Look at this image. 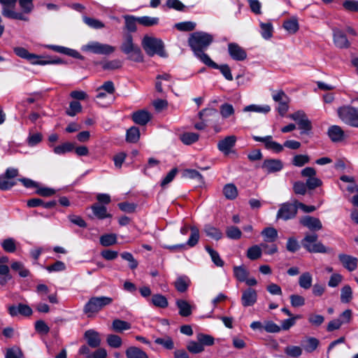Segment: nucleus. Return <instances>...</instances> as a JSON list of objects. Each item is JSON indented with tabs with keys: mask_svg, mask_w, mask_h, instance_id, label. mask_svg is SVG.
Returning <instances> with one entry per match:
<instances>
[{
	"mask_svg": "<svg viewBox=\"0 0 358 358\" xmlns=\"http://www.w3.org/2000/svg\"><path fill=\"white\" fill-rule=\"evenodd\" d=\"M213 41L212 34L204 31H195L189 35L187 42L194 56L205 64L211 59L204 51Z\"/></svg>",
	"mask_w": 358,
	"mask_h": 358,
	"instance_id": "nucleus-1",
	"label": "nucleus"
},
{
	"mask_svg": "<svg viewBox=\"0 0 358 358\" xmlns=\"http://www.w3.org/2000/svg\"><path fill=\"white\" fill-rule=\"evenodd\" d=\"M120 48L122 52L127 55L128 59L135 62L143 61L142 51L140 47L134 42L131 34H126L123 36Z\"/></svg>",
	"mask_w": 358,
	"mask_h": 358,
	"instance_id": "nucleus-2",
	"label": "nucleus"
},
{
	"mask_svg": "<svg viewBox=\"0 0 358 358\" xmlns=\"http://www.w3.org/2000/svg\"><path fill=\"white\" fill-rule=\"evenodd\" d=\"M141 45L146 54L150 57L155 55L161 57H167L164 43L160 38L145 35L142 39Z\"/></svg>",
	"mask_w": 358,
	"mask_h": 358,
	"instance_id": "nucleus-3",
	"label": "nucleus"
},
{
	"mask_svg": "<svg viewBox=\"0 0 358 358\" xmlns=\"http://www.w3.org/2000/svg\"><path fill=\"white\" fill-rule=\"evenodd\" d=\"M112 302L113 299L108 296H94L85 305L83 311L88 317H91Z\"/></svg>",
	"mask_w": 358,
	"mask_h": 358,
	"instance_id": "nucleus-4",
	"label": "nucleus"
},
{
	"mask_svg": "<svg viewBox=\"0 0 358 358\" xmlns=\"http://www.w3.org/2000/svg\"><path fill=\"white\" fill-rule=\"evenodd\" d=\"M318 236L315 234H307L301 241L303 247L310 252L329 253L331 250L317 241Z\"/></svg>",
	"mask_w": 358,
	"mask_h": 358,
	"instance_id": "nucleus-5",
	"label": "nucleus"
},
{
	"mask_svg": "<svg viewBox=\"0 0 358 358\" xmlns=\"http://www.w3.org/2000/svg\"><path fill=\"white\" fill-rule=\"evenodd\" d=\"M338 115L341 121L347 125L358 128V108L344 106L338 109Z\"/></svg>",
	"mask_w": 358,
	"mask_h": 358,
	"instance_id": "nucleus-6",
	"label": "nucleus"
},
{
	"mask_svg": "<svg viewBox=\"0 0 358 358\" xmlns=\"http://www.w3.org/2000/svg\"><path fill=\"white\" fill-rule=\"evenodd\" d=\"M81 50L84 52H90L94 54L108 55L114 52L115 48L108 44L91 41L83 45Z\"/></svg>",
	"mask_w": 358,
	"mask_h": 358,
	"instance_id": "nucleus-7",
	"label": "nucleus"
},
{
	"mask_svg": "<svg viewBox=\"0 0 358 358\" xmlns=\"http://www.w3.org/2000/svg\"><path fill=\"white\" fill-rule=\"evenodd\" d=\"M16 1V0H0L3 15L11 19L27 20V17L22 13L15 10Z\"/></svg>",
	"mask_w": 358,
	"mask_h": 358,
	"instance_id": "nucleus-8",
	"label": "nucleus"
},
{
	"mask_svg": "<svg viewBox=\"0 0 358 358\" xmlns=\"http://www.w3.org/2000/svg\"><path fill=\"white\" fill-rule=\"evenodd\" d=\"M273 99L278 103V111L280 115H284L288 110L289 98L282 90L274 92L272 94Z\"/></svg>",
	"mask_w": 358,
	"mask_h": 358,
	"instance_id": "nucleus-9",
	"label": "nucleus"
},
{
	"mask_svg": "<svg viewBox=\"0 0 358 358\" xmlns=\"http://www.w3.org/2000/svg\"><path fill=\"white\" fill-rule=\"evenodd\" d=\"M296 213L297 208L296 206L295 201H294L293 204L285 203L278 210L277 213V218L287 220L294 217Z\"/></svg>",
	"mask_w": 358,
	"mask_h": 358,
	"instance_id": "nucleus-10",
	"label": "nucleus"
},
{
	"mask_svg": "<svg viewBox=\"0 0 358 358\" xmlns=\"http://www.w3.org/2000/svg\"><path fill=\"white\" fill-rule=\"evenodd\" d=\"M252 138L257 142H262L267 150H271L275 153L281 152L283 150V145L273 140L271 136L260 137L253 136Z\"/></svg>",
	"mask_w": 358,
	"mask_h": 358,
	"instance_id": "nucleus-11",
	"label": "nucleus"
},
{
	"mask_svg": "<svg viewBox=\"0 0 358 358\" xmlns=\"http://www.w3.org/2000/svg\"><path fill=\"white\" fill-rule=\"evenodd\" d=\"M36 292L40 296L41 300L48 299L50 303L53 304H57L59 303L57 292L48 294L50 292V289L45 284L41 283L37 285V286L36 287Z\"/></svg>",
	"mask_w": 358,
	"mask_h": 358,
	"instance_id": "nucleus-12",
	"label": "nucleus"
},
{
	"mask_svg": "<svg viewBox=\"0 0 358 358\" xmlns=\"http://www.w3.org/2000/svg\"><path fill=\"white\" fill-rule=\"evenodd\" d=\"M236 140V137L234 135L227 136L217 143V149L224 155H228L235 146Z\"/></svg>",
	"mask_w": 358,
	"mask_h": 358,
	"instance_id": "nucleus-13",
	"label": "nucleus"
},
{
	"mask_svg": "<svg viewBox=\"0 0 358 358\" xmlns=\"http://www.w3.org/2000/svg\"><path fill=\"white\" fill-rule=\"evenodd\" d=\"M261 168L264 172L269 174L281 171L283 168V164L280 159H268L263 162Z\"/></svg>",
	"mask_w": 358,
	"mask_h": 358,
	"instance_id": "nucleus-14",
	"label": "nucleus"
},
{
	"mask_svg": "<svg viewBox=\"0 0 358 358\" xmlns=\"http://www.w3.org/2000/svg\"><path fill=\"white\" fill-rule=\"evenodd\" d=\"M228 52L230 57L236 61H243L247 57L246 51L236 43L228 44Z\"/></svg>",
	"mask_w": 358,
	"mask_h": 358,
	"instance_id": "nucleus-15",
	"label": "nucleus"
},
{
	"mask_svg": "<svg viewBox=\"0 0 358 358\" xmlns=\"http://www.w3.org/2000/svg\"><path fill=\"white\" fill-rule=\"evenodd\" d=\"M334 43L335 45L341 49L348 48L350 43L348 40L346 35L339 29H333Z\"/></svg>",
	"mask_w": 358,
	"mask_h": 358,
	"instance_id": "nucleus-16",
	"label": "nucleus"
},
{
	"mask_svg": "<svg viewBox=\"0 0 358 358\" xmlns=\"http://www.w3.org/2000/svg\"><path fill=\"white\" fill-rule=\"evenodd\" d=\"M338 259L343 267L349 271H353L357 268L358 259L357 257L341 253L338 255Z\"/></svg>",
	"mask_w": 358,
	"mask_h": 358,
	"instance_id": "nucleus-17",
	"label": "nucleus"
},
{
	"mask_svg": "<svg viewBox=\"0 0 358 358\" xmlns=\"http://www.w3.org/2000/svg\"><path fill=\"white\" fill-rule=\"evenodd\" d=\"M257 300V293L252 288H248L242 293L241 303L244 307L252 306Z\"/></svg>",
	"mask_w": 358,
	"mask_h": 358,
	"instance_id": "nucleus-18",
	"label": "nucleus"
},
{
	"mask_svg": "<svg viewBox=\"0 0 358 358\" xmlns=\"http://www.w3.org/2000/svg\"><path fill=\"white\" fill-rule=\"evenodd\" d=\"M300 223L311 231H318L322 228V222L318 218L309 215L302 217Z\"/></svg>",
	"mask_w": 358,
	"mask_h": 358,
	"instance_id": "nucleus-19",
	"label": "nucleus"
},
{
	"mask_svg": "<svg viewBox=\"0 0 358 358\" xmlns=\"http://www.w3.org/2000/svg\"><path fill=\"white\" fill-rule=\"evenodd\" d=\"M8 313L12 317L20 314L24 316H30L32 315V309L26 304L20 303L18 306H11L8 307Z\"/></svg>",
	"mask_w": 358,
	"mask_h": 358,
	"instance_id": "nucleus-20",
	"label": "nucleus"
},
{
	"mask_svg": "<svg viewBox=\"0 0 358 358\" xmlns=\"http://www.w3.org/2000/svg\"><path fill=\"white\" fill-rule=\"evenodd\" d=\"M85 338L89 346L93 348H98L101 344V338L99 334L93 330L89 329L85 332Z\"/></svg>",
	"mask_w": 358,
	"mask_h": 358,
	"instance_id": "nucleus-21",
	"label": "nucleus"
},
{
	"mask_svg": "<svg viewBox=\"0 0 358 358\" xmlns=\"http://www.w3.org/2000/svg\"><path fill=\"white\" fill-rule=\"evenodd\" d=\"M215 115H217V110L214 108H205L201 110L198 114L201 122L196 123L194 124V128L198 130L205 129L207 127V123L206 120L203 119V116H214Z\"/></svg>",
	"mask_w": 358,
	"mask_h": 358,
	"instance_id": "nucleus-22",
	"label": "nucleus"
},
{
	"mask_svg": "<svg viewBox=\"0 0 358 358\" xmlns=\"http://www.w3.org/2000/svg\"><path fill=\"white\" fill-rule=\"evenodd\" d=\"M163 86L171 88L172 87L171 76L168 73H163L157 76L155 88L157 92H163Z\"/></svg>",
	"mask_w": 358,
	"mask_h": 358,
	"instance_id": "nucleus-23",
	"label": "nucleus"
},
{
	"mask_svg": "<svg viewBox=\"0 0 358 358\" xmlns=\"http://www.w3.org/2000/svg\"><path fill=\"white\" fill-rule=\"evenodd\" d=\"M206 66L211 67L215 69H219L223 76L227 80H232L233 76L231 74V69L227 64L218 65L215 62H214L212 59H210L209 62L205 64Z\"/></svg>",
	"mask_w": 358,
	"mask_h": 358,
	"instance_id": "nucleus-24",
	"label": "nucleus"
},
{
	"mask_svg": "<svg viewBox=\"0 0 358 358\" xmlns=\"http://www.w3.org/2000/svg\"><path fill=\"white\" fill-rule=\"evenodd\" d=\"M27 60L32 64L38 65L57 64L62 63V60L60 59H57L54 60L43 59L41 56L31 53H30V55H29Z\"/></svg>",
	"mask_w": 358,
	"mask_h": 358,
	"instance_id": "nucleus-25",
	"label": "nucleus"
},
{
	"mask_svg": "<svg viewBox=\"0 0 358 358\" xmlns=\"http://www.w3.org/2000/svg\"><path fill=\"white\" fill-rule=\"evenodd\" d=\"M134 122L140 125H145L151 119L150 113L146 110H139L132 114Z\"/></svg>",
	"mask_w": 358,
	"mask_h": 358,
	"instance_id": "nucleus-26",
	"label": "nucleus"
},
{
	"mask_svg": "<svg viewBox=\"0 0 358 358\" xmlns=\"http://www.w3.org/2000/svg\"><path fill=\"white\" fill-rule=\"evenodd\" d=\"M176 304L179 310V315L182 317H188L192 314L194 306L187 301L184 299H178Z\"/></svg>",
	"mask_w": 358,
	"mask_h": 358,
	"instance_id": "nucleus-27",
	"label": "nucleus"
},
{
	"mask_svg": "<svg viewBox=\"0 0 358 358\" xmlns=\"http://www.w3.org/2000/svg\"><path fill=\"white\" fill-rule=\"evenodd\" d=\"M328 136L333 142H340L344 138V131L341 127L333 125L328 129Z\"/></svg>",
	"mask_w": 358,
	"mask_h": 358,
	"instance_id": "nucleus-28",
	"label": "nucleus"
},
{
	"mask_svg": "<svg viewBox=\"0 0 358 358\" xmlns=\"http://www.w3.org/2000/svg\"><path fill=\"white\" fill-rule=\"evenodd\" d=\"M268 245L266 243H262L260 245H255L250 247L247 250V257L250 260H256L261 257L262 255V248L266 249Z\"/></svg>",
	"mask_w": 358,
	"mask_h": 358,
	"instance_id": "nucleus-29",
	"label": "nucleus"
},
{
	"mask_svg": "<svg viewBox=\"0 0 358 358\" xmlns=\"http://www.w3.org/2000/svg\"><path fill=\"white\" fill-rule=\"evenodd\" d=\"M191 283L190 279L186 275L178 276L174 283L176 289L180 292H185Z\"/></svg>",
	"mask_w": 358,
	"mask_h": 358,
	"instance_id": "nucleus-30",
	"label": "nucleus"
},
{
	"mask_svg": "<svg viewBox=\"0 0 358 358\" xmlns=\"http://www.w3.org/2000/svg\"><path fill=\"white\" fill-rule=\"evenodd\" d=\"M150 303L155 307L166 308L169 306L168 299L161 294H155L152 296Z\"/></svg>",
	"mask_w": 358,
	"mask_h": 358,
	"instance_id": "nucleus-31",
	"label": "nucleus"
},
{
	"mask_svg": "<svg viewBox=\"0 0 358 358\" xmlns=\"http://www.w3.org/2000/svg\"><path fill=\"white\" fill-rule=\"evenodd\" d=\"M127 358H148V355L139 348L129 347L125 351Z\"/></svg>",
	"mask_w": 358,
	"mask_h": 358,
	"instance_id": "nucleus-32",
	"label": "nucleus"
},
{
	"mask_svg": "<svg viewBox=\"0 0 358 358\" xmlns=\"http://www.w3.org/2000/svg\"><path fill=\"white\" fill-rule=\"evenodd\" d=\"M91 209L94 215L100 220L111 217V215L107 213V208L104 206L96 203L91 206Z\"/></svg>",
	"mask_w": 358,
	"mask_h": 358,
	"instance_id": "nucleus-33",
	"label": "nucleus"
},
{
	"mask_svg": "<svg viewBox=\"0 0 358 358\" xmlns=\"http://www.w3.org/2000/svg\"><path fill=\"white\" fill-rule=\"evenodd\" d=\"M264 241L265 242H274L278 237V231L273 227H266L262 232Z\"/></svg>",
	"mask_w": 358,
	"mask_h": 358,
	"instance_id": "nucleus-34",
	"label": "nucleus"
},
{
	"mask_svg": "<svg viewBox=\"0 0 358 358\" xmlns=\"http://www.w3.org/2000/svg\"><path fill=\"white\" fill-rule=\"evenodd\" d=\"M243 110V112H254L266 114L271 110V107L268 105L251 104L245 106Z\"/></svg>",
	"mask_w": 358,
	"mask_h": 358,
	"instance_id": "nucleus-35",
	"label": "nucleus"
},
{
	"mask_svg": "<svg viewBox=\"0 0 358 358\" xmlns=\"http://www.w3.org/2000/svg\"><path fill=\"white\" fill-rule=\"evenodd\" d=\"M203 231L206 236L215 240H220L222 237V231L210 224H206Z\"/></svg>",
	"mask_w": 358,
	"mask_h": 358,
	"instance_id": "nucleus-36",
	"label": "nucleus"
},
{
	"mask_svg": "<svg viewBox=\"0 0 358 358\" xmlns=\"http://www.w3.org/2000/svg\"><path fill=\"white\" fill-rule=\"evenodd\" d=\"M200 238L199 230L195 226L190 227V236L185 243V246L194 247L199 242Z\"/></svg>",
	"mask_w": 358,
	"mask_h": 358,
	"instance_id": "nucleus-37",
	"label": "nucleus"
},
{
	"mask_svg": "<svg viewBox=\"0 0 358 358\" xmlns=\"http://www.w3.org/2000/svg\"><path fill=\"white\" fill-rule=\"evenodd\" d=\"M313 282V276L309 272L303 273L299 278V286L304 289H308L311 287Z\"/></svg>",
	"mask_w": 358,
	"mask_h": 358,
	"instance_id": "nucleus-38",
	"label": "nucleus"
},
{
	"mask_svg": "<svg viewBox=\"0 0 358 358\" xmlns=\"http://www.w3.org/2000/svg\"><path fill=\"white\" fill-rule=\"evenodd\" d=\"M233 271L235 278L239 282H244L249 275V271L243 266H236Z\"/></svg>",
	"mask_w": 358,
	"mask_h": 358,
	"instance_id": "nucleus-39",
	"label": "nucleus"
},
{
	"mask_svg": "<svg viewBox=\"0 0 358 358\" xmlns=\"http://www.w3.org/2000/svg\"><path fill=\"white\" fill-rule=\"evenodd\" d=\"M319 340L314 337H308L303 341V348L307 352H312L317 349L319 345Z\"/></svg>",
	"mask_w": 358,
	"mask_h": 358,
	"instance_id": "nucleus-40",
	"label": "nucleus"
},
{
	"mask_svg": "<svg viewBox=\"0 0 358 358\" xmlns=\"http://www.w3.org/2000/svg\"><path fill=\"white\" fill-rule=\"evenodd\" d=\"M131 327L130 323L119 319L114 320L112 323V328L116 332H122L123 331L130 329Z\"/></svg>",
	"mask_w": 358,
	"mask_h": 358,
	"instance_id": "nucleus-41",
	"label": "nucleus"
},
{
	"mask_svg": "<svg viewBox=\"0 0 358 358\" xmlns=\"http://www.w3.org/2000/svg\"><path fill=\"white\" fill-rule=\"evenodd\" d=\"M138 23L144 27H152L159 24V19L157 17L141 16L138 17Z\"/></svg>",
	"mask_w": 358,
	"mask_h": 358,
	"instance_id": "nucleus-42",
	"label": "nucleus"
},
{
	"mask_svg": "<svg viewBox=\"0 0 358 358\" xmlns=\"http://www.w3.org/2000/svg\"><path fill=\"white\" fill-rule=\"evenodd\" d=\"M199 134L194 132H185L180 136V141L185 145H191L199 140Z\"/></svg>",
	"mask_w": 358,
	"mask_h": 358,
	"instance_id": "nucleus-43",
	"label": "nucleus"
},
{
	"mask_svg": "<svg viewBox=\"0 0 358 358\" xmlns=\"http://www.w3.org/2000/svg\"><path fill=\"white\" fill-rule=\"evenodd\" d=\"M223 194L228 199H234L238 195V190L236 187L232 184L229 183L224 185L223 188Z\"/></svg>",
	"mask_w": 358,
	"mask_h": 358,
	"instance_id": "nucleus-44",
	"label": "nucleus"
},
{
	"mask_svg": "<svg viewBox=\"0 0 358 358\" xmlns=\"http://www.w3.org/2000/svg\"><path fill=\"white\" fill-rule=\"evenodd\" d=\"M125 28L129 32H135L137 29L136 23H138V17L134 15H124Z\"/></svg>",
	"mask_w": 358,
	"mask_h": 358,
	"instance_id": "nucleus-45",
	"label": "nucleus"
},
{
	"mask_svg": "<svg viewBox=\"0 0 358 358\" xmlns=\"http://www.w3.org/2000/svg\"><path fill=\"white\" fill-rule=\"evenodd\" d=\"M261 35L262 36L268 40L273 36V25L271 22H260Z\"/></svg>",
	"mask_w": 358,
	"mask_h": 358,
	"instance_id": "nucleus-46",
	"label": "nucleus"
},
{
	"mask_svg": "<svg viewBox=\"0 0 358 358\" xmlns=\"http://www.w3.org/2000/svg\"><path fill=\"white\" fill-rule=\"evenodd\" d=\"M196 23L192 21H185L176 23L174 27L180 31H191L195 29Z\"/></svg>",
	"mask_w": 358,
	"mask_h": 358,
	"instance_id": "nucleus-47",
	"label": "nucleus"
},
{
	"mask_svg": "<svg viewBox=\"0 0 358 358\" xmlns=\"http://www.w3.org/2000/svg\"><path fill=\"white\" fill-rule=\"evenodd\" d=\"M83 20L88 27L94 29H102L105 27L104 24L101 21L95 18L83 16Z\"/></svg>",
	"mask_w": 358,
	"mask_h": 358,
	"instance_id": "nucleus-48",
	"label": "nucleus"
},
{
	"mask_svg": "<svg viewBox=\"0 0 358 358\" xmlns=\"http://www.w3.org/2000/svg\"><path fill=\"white\" fill-rule=\"evenodd\" d=\"M206 250L210 255L213 262L218 267H222L224 266V261L221 259L218 252L209 246L205 247Z\"/></svg>",
	"mask_w": 358,
	"mask_h": 358,
	"instance_id": "nucleus-49",
	"label": "nucleus"
},
{
	"mask_svg": "<svg viewBox=\"0 0 358 358\" xmlns=\"http://www.w3.org/2000/svg\"><path fill=\"white\" fill-rule=\"evenodd\" d=\"M2 248L7 252H14L16 250V242L13 238H8L1 242Z\"/></svg>",
	"mask_w": 358,
	"mask_h": 358,
	"instance_id": "nucleus-50",
	"label": "nucleus"
},
{
	"mask_svg": "<svg viewBox=\"0 0 358 358\" xmlns=\"http://www.w3.org/2000/svg\"><path fill=\"white\" fill-rule=\"evenodd\" d=\"M117 242V236L115 234H106L100 237V243L103 246H110Z\"/></svg>",
	"mask_w": 358,
	"mask_h": 358,
	"instance_id": "nucleus-51",
	"label": "nucleus"
},
{
	"mask_svg": "<svg viewBox=\"0 0 358 358\" xmlns=\"http://www.w3.org/2000/svg\"><path fill=\"white\" fill-rule=\"evenodd\" d=\"M127 141L129 143H136L140 138V131L138 128L132 127L127 131Z\"/></svg>",
	"mask_w": 358,
	"mask_h": 358,
	"instance_id": "nucleus-52",
	"label": "nucleus"
},
{
	"mask_svg": "<svg viewBox=\"0 0 358 358\" xmlns=\"http://www.w3.org/2000/svg\"><path fill=\"white\" fill-rule=\"evenodd\" d=\"M187 350L192 354H199L204 351L201 343L198 341H189L186 346Z\"/></svg>",
	"mask_w": 358,
	"mask_h": 358,
	"instance_id": "nucleus-53",
	"label": "nucleus"
},
{
	"mask_svg": "<svg viewBox=\"0 0 358 358\" xmlns=\"http://www.w3.org/2000/svg\"><path fill=\"white\" fill-rule=\"evenodd\" d=\"M220 113L222 117L226 119L233 115L235 113V110L231 104L225 103L220 106Z\"/></svg>",
	"mask_w": 358,
	"mask_h": 358,
	"instance_id": "nucleus-54",
	"label": "nucleus"
},
{
	"mask_svg": "<svg viewBox=\"0 0 358 358\" xmlns=\"http://www.w3.org/2000/svg\"><path fill=\"white\" fill-rule=\"evenodd\" d=\"M197 341L201 343L202 347L204 348V346H210L214 344V338L208 334H198L196 336Z\"/></svg>",
	"mask_w": 358,
	"mask_h": 358,
	"instance_id": "nucleus-55",
	"label": "nucleus"
},
{
	"mask_svg": "<svg viewBox=\"0 0 358 358\" xmlns=\"http://www.w3.org/2000/svg\"><path fill=\"white\" fill-rule=\"evenodd\" d=\"M106 341L108 345L113 348H119L122 345V338L115 334H109L107 336Z\"/></svg>",
	"mask_w": 358,
	"mask_h": 358,
	"instance_id": "nucleus-56",
	"label": "nucleus"
},
{
	"mask_svg": "<svg viewBox=\"0 0 358 358\" xmlns=\"http://www.w3.org/2000/svg\"><path fill=\"white\" fill-rule=\"evenodd\" d=\"M73 150V145L71 143H64L54 148V152L56 155H62Z\"/></svg>",
	"mask_w": 358,
	"mask_h": 358,
	"instance_id": "nucleus-57",
	"label": "nucleus"
},
{
	"mask_svg": "<svg viewBox=\"0 0 358 358\" xmlns=\"http://www.w3.org/2000/svg\"><path fill=\"white\" fill-rule=\"evenodd\" d=\"M352 298V291L349 285H345L341 289V301L343 303H349Z\"/></svg>",
	"mask_w": 358,
	"mask_h": 358,
	"instance_id": "nucleus-58",
	"label": "nucleus"
},
{
	"mask_svg": "<svg viewBox=\"0 0 358 358\" xmlns=\"http://www.w3.org/2000/svg\"><path fill=\"white\" fill-rule=\"evenodd\" d=\"M155 343L162 345L167 350H172L174 348L173 341L170 336H166L165 338H157L155 340Z\"/></svg>",
	"mask_w": 358,
	"mask_h": 358,
	"instance_id": "nucleus-59",
	"label": "nucleus"
},
{
	"mask_svg": "<svg viewBox=\"0 0 358 358\" xmlns=\"http://www.w3.org/2000/svg\"><path fill=\"white\" fill-rule=\"evenodd\" d=\"M310 158L306 155H296L292 159V164L295 166L301 167L308 164Z\"/></svg>",
	"mask_w": 358,
	"mask_h": 358,
	"instance_id": "nucleus-60",
	"label": "nucleus"
},
{
	"mask_svg": "<svg viewBox=\"0 0 358 358\" xmlns=\"http://www.w3.org/2000/svg\"><path fill=\"white\" fill-rule=\"evenodd\" d=\"M285 354L291 357H299L302 354V348L299 346L289 345L285 348Z\"/></svg>",
	"mask_w": 358,
	"mask_h": 358,
	"instance_id": "nucleus-61",
	"label": "nucleus"
},
{
	"mask_svg": "<svg viewBox=\"0 0 358 358\" xmlns=\"http://www.w3.org/2000/svg\"><path fill=\"white\" fill-rule=\"evenodd\" d=\"M308 322L315 327H320L324 322V317L320 314L311 313L308 317Z\"/></svg>",
	"mask_w": 358,
	"mask_h": 358,
	"instance_id": "nucleus-62",
	"label": "nucleus"
},
{
	"mask_svg": "<svg viewBox=\"0 0 358 358\" xmlns=\"http://www.w3.org/2000/svg\"><path fill=\"white\" fill-rule=\"evenodd\" d=\"M283 27L289 33L294 34L299 29V24L296 19H291L283 23Z\"/></svg>",
	"mask_w": 358,
	"mask_h": 358,
	"instance_id": "nucleus-63",
	"label": "nucleus"
},
{
	"mask_svg": "<svg viewBox=\"0 0 358 358\" xmlns=\"http://www.w3.org/2000/svg\"><path fill=\"white\" fill-rule=\"evenodd\" d=\"M23 354L21 351V350L14 346L13 348H8L7 350L6 354V358H22Z\"/></svg>",
	"mask_w": 358,
	"mask_h": 358,
	"instance_id": "nucleus-64",
	"label": "nucleus"
}]
</instances>
